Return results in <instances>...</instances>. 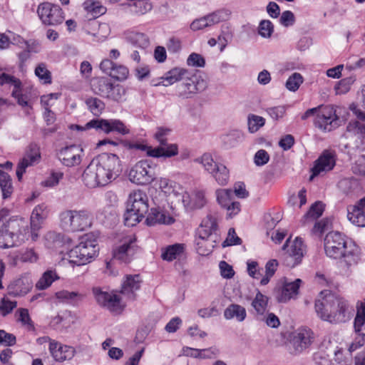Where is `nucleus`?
Segmentation results:
<instances>
[{"label":"nucleus","instance_id":"nucleus-56","mask_svg":"<svg viewBox=\"0 0 365 365\" xmlns=\"http://www.w3.org/2000/svg\"><path fill=\"white\" fill-rule=\"evenodd\" d=\"M365 324V308L364 304L360 302L357 306V313L354 319V329L356 332L361 330V327Z\"/></svg>","mask_w":365,"mask_h":365},{"label":"nucleus","instance_id":"nucleus-60","mask_svg":"<svg viewBox=\"0 0 365 365\" xmlns=\"http://www.w3.org/2000/svg\"><path fill=\"white\" fill-rule=\"evenodd\" d=\"M205 241L206 242H204L201 246L202 247H200V246L198 245L199 237L196 239V249L197 252L201 255H208L210 252H212L215 246L214 243L215 241L212 237L206 239Z\"/></svg>","mask_w":365,"mask_h":365},{"label":"nucleus","instance_id":"nucleus-11","mask_svg":"<svg viewBox=\"0 0 365 365\" xmlns=\"http://www.w3.org/2000/svg\"><path fill=\"white\" fill-rule=\"evenodd\" d=\"M38 15L43 24L56 26L61 24L64 20V14L61 8L56 4L43 2L38 5Z\"/></svg>","mask_w":365,"mask_h":365},{"label":"nucleus","instance_id":"nucleus-28","mask_svg":"<svg viewBox=\"0 0 365 365\" xmlns=\"http://www.w3.org/2000/svg\"><path fill=\"white\" fill-rule=\"evenodd\" d=\"M48 349L53 359L59 362L70 360L75 354L73 347L62 344L56 341H51Z\"/></svg>","mask_w":365,"mask_h":365},{"label":"nucleus","instance_id":"nucleus-47","mask_svg":"<svg viewBox=\"0 0 365 365\" xmlns=\"http://www.w3.org/2000/svg\"><path fill=\"white\" fill-rule=\"evenodd\" d=\"M45 245L48 248H53L61 246L64 242V236L55 231L48 232L45 237Z\"/></svg>","mask_w":365,"mask_h":365},{"label":"nucleus","instance_id":"nucleus-8","mask_svg":"<svg viewBox=\"0 0 365 365\" xmlns=\"http://www.w3.org/2000/svg\"><path fill=\"white\" fill-rule=\"evenodd\" d=\"M138 250L135 237L133 235H125L113 249V259L128 264L133 260Z\"/></svg>","mask_w":365,"mask_h":365},{"label":"nucleus","instance_id":"nucleus-17","mask_svg":"<svg viewBox=\"0 0 365 365\" xmlns=\"http://www.w3.org/2000/svg\"><path fill=\"white\" fill-rule=\"evenodd\" d=\"M283 249H287L284 258V263L287 266L294 267L301 262L304 252V245L302 239L296 237L293 242H289V240H287Z\"/></svg>","mask_w":365,"mask_h":365},{"label":"nucleus","instance_id":"nucleus-13","mask_svg":"<svg viewBox=\"0 0 365 365\" xmlns=\"http://www.w3.org/2000/svg\"><path fill=\"white\" fill-rule=\"evenodd\" d=\"M56 156L63 165L68 168L76 167L81 165L84 151L81 145L72 144L59 149Z\"/></svg>","mask_w":365,"mask_h":365},{"label":"nucleus","instance_id":"nucleus-55","mask_svg":"<svg viewBox=\"0 0 365 365\" xmlns=\"http://www.w3.org/2000/svg\"><path fill=\"white\" fill-rule=\"evenodd\" d=\"M85 9L88 11L91 12L93 17L96 18L102 14H103L106 9L100 5L98 2L92 1L91 0H88L85 2Z\"/></svg>","mask_w":365,"mask_h":365},{"label":"nucleus","instance_id":"nucleus-64","mask_svg":"<svg viewBox=\"0 0 365 365\" xmlns=\"http://www.w3.org/2000/svg\"><path fill=\"white\" fill-rule=\"evenodd\" d=\"M353 173L356 175L365 176V155L358 158L351 167Z\"/></svg>","mask_w":365,"mask_h":365},{"label":"nucleus","instance_id":"nucleus-12","mask_svg":"<svg viewBox=\"0 0 365 365\" xmlns=\"http://www.w3.org/2000/svg\"><path fill=\"white\" fill-rule=\"evenodd\" d=\"M93 91L103 98L119 101L121 98V88L115 86L110 79L106 77L95 78L91 83Z\"/></svg>","mask_w":365,"mask_h":365},{"label":"nucleus","instance_id":"nucleus-19","mask_svg":"<svg viewBox=\"0 0 365 365\" xmlns=\"http://www.w3.org/2000/svg\"><path fill=\"white\" fill-rule=\"evenodd\" d=\"M313 332L310 329L301 327L292 334L290 344L295 354L302 353L312 344Z\"/></svg>","mask_w":365,"mask_h":365},{"label":"nucleus","instance_id":"nucleus-31","mask_svg":"<svg viewBox=\"0 0 365 365\" xmlns=\"http://www.w3.org/2000/svg\"><path fill=\"white\" fill-rule=\"evenodd\" d=\"M217 227L215 217L211 215H207L205 217L197 230L199 236V246H202L205 240L212 237V233L216 231Z\"/></svg>","mask_w":365,"mask_h":365},{"label":"nucleus","instance_id":"nucleus-45","mask_svg":"<svg viewBox=\"0 0 365 365\" xmlns=\"http://www.w3.org/2000/svg\"><path fill=\"white\" fill-rule=\"evenodd\" d=\"M211 175L219 185H226L228 183L230 172L225 165L220 164Z\"/></svg>","mask_w":365,"mask_h":365},{"label":"nucleus","instance_id":"nucleus-62","mask_svg":"<svg viewBox=\"0 0 365 365\" xmlns=\"http://www.w3.org/2000/svg\"><path fill=\"white\" fill-rule=\"evenodd\" d=\"M189 66L202 68L205 65V60L202 56L197 53H192L187 59Z\"/></svg>","mask_w":365,"mask_h":365},{"label":"nucleus","instance_id":"nucleus-38","mask_svg":"<svg viewBox=\"0 0 365 365\" xmlns=\"http://www.w3.org/2000/svg\"><path fill=\"white\" fill-rule=\"evenodd\" d=\"M55 296L60 302L71 305L77 304L83 299V294L77 292H69L68 290H61L55 294Z\"/></svg>","mask_w":365,"mask_h":365},{"label":"nucleus","instance_id":"nucleus-25","mask_svg":"<svg viewBox=\"0 0 365 365\" xmlns=\"http://www.w3.org/2000/svg\"><path fill=\"white\" fill-rule=\"evenodd\" d=\"M336 164V158L334 153L325 150L315 161L314 166L312 169V175L310 180L314 176L322 175L331 170Z\"/></svg>","mask_w":365,"mask_h":365},{"label":"nucleus","instance_id":"nucleus-30","mask_svg":"<svg viewBox=\"0 0 365 365\" xmlns=\"http://www.w3.org/2000/svg\"><path fill=\"white\" fill-rule=\"evenodd\" d=\"M142 279L139 274L126 275L121 288V294L128 299H135V292L139 290L141 286Z\"/></svg>","mask_w":365,"mask_h":365},{"label":"nucleus","instance_id":"nucleus-15","mask_svg":"<svg viewBox=\"0 0 365 365\" xmlns=\"http://www.w3.org/2000/svg\"><path fill=\"white\" fill-rule=\"evenodd\" d=\"M339 118L332 106H319L314 125L324 131H331L339 125Z\"/></svg>","mask_w":365,"mask_h":365},{"label":"nucleus","instance_id":"nucleus-20","mask_svg":"<svg viewBox=\"0 0 365 365\" xmlns=\"http://www.w3.org/2000/svg\"><path fill=\"white\" fill-rule=\"evenodd\" d=\"M230 15V12L228 10H217L202 18L195 19L192 22L190 28L193 31L200 30L227 20Z\"/></svg>","mask_w":365,"mask_h":365},{"label":"nucleus","instance_id":"nucleus-42","mask_svg":"<svg viewBox=\"0 0 365 365\" xmlns=\"http://www.w3.org/2000/svg\"><path fill=\"white\" fill-rule=\"evenodd\" d=\"M184 252V245L182 244H175L169 245L165 248V252L161 255V257L167 261H173L181 256Z\"/></svg>","mask_w":365,"mask_h":365},{"label":"nucleus","instance_id":"nucleus-7","mask_svg":"<svg viewBox=\"0 0 365 365\" xmlns=\"http://www.w3.org/2000/svg\"><path fill=\"white\" fill-rule=\"evenodd\" d=\"M78 130H86L89 129H95L98 132H103L106 134L111 133H117L125 135L129 133V128L124 123L118 119H103L95 118L87 123L84 126H77Z\"/></svg>","mask_w":365,"mask_h":365},{"label":"nucleus","instance_id":"nucleus-36","mask_svg":"<svg viewBox=\"0 0 365 365\" xmlns=\"http://www.w3.org/2000/svg\"><path fill=\"white\" fill-rule=\"evenodd\" d=\"M127 41L133 46L145 49L150 46V40L148 37L143 34L135 31H129L125 34Z\"/></svg>","mask_w":365,"mask_h":365},{"label":"nucleus","instance_id":"nucleus-32","mask_svg":"<svg viewBox=\"0 0 365 365\" xmlns=\"http://www.w3.org/2000/svg\"><path fill=\"white\" fill-rule=\"evenodd\" d=\"M185 76H188V70L184 68L175 67L161 76V84L164 86H168L173 83L182 81Z\"/></svg>","mask_w":365,"mask_h":365},{"label":"nucleus","instance_id":"nucleus-33","mask_svg":"<svg viewBox=\"0 0 365 365\" xmlns=\"http://www.w3.org/2000/svg\"><path fill=\"white\" fill-rule=\"evenodd\" d=\"M148 193L152 197L153 202L157 205V207L151 208L150 212L148 214L145 222L148 226H153L159 222L160 219L158 217L160 214V210L158 204L160 202V192H158L157 187L151 186L148 190Z\"/></svg>","mask_w":365,"mask_h":365},{"label":"nucleus","instance_id":"nucleus-1","mask_svg":"<svg viewBox=\"0 0 365 365\" xmlns=\"http://www.w3.org/2000/svg\"><path fill=\"white\" fill-rule=\"evenodd\" d=\"M121 172V163L117 155L101 153L91 161L82 175V179L86 186L94 188L109 184Z\"/></svg>","mask_w":365,"mask_h":365},{"label":"nucleus","instance_id":"nucleus-26","mask_svg":"<svg viewBox=\"0 0 365 365\" xmlns=\"http://www.w3.org/2000/svg\"><path fill=\"white\" fill-rule=\"evenodd\" d=\"M16 222L10 221L0 229V248L12 247L17 245L19 235L16 232Z\"/></svg>","mask_w":365,"mask_h":365},{"label":"nucleus","instance_id":"nucleus-59","mask_svg":"<svg viewBox=\"0 0 365 365\" xmlns=\"http://www.w3.org/2000/svg\"><path fill=\"white\" fill-rule=\"evenodd\" d=\"M330 220L328 218H323L315 222L312 233L315 236L320 237L326 230L329 228Z\"/></svg>","mask_w":365,"mask_h":365},{"label":"nucleus","instance_id":"nucleus-43","mask_svg":"<svg viewBox=\"0 0 365 365\" xmlns=\"http://www.w3.org/2000/svg\"><path fill=\"white\" fill-rule=\"evenodd\" d=\"M129 148L145 152L149 157L160 158V146L153 148L152 146L144 142H135L130 143Z\"/></svg>","mask_w":365,"mask_h":365},{"label":"nucleus","instance_id":"nucleus-37","mask_svg":"<svg viewBox=\"0 0 365 365\" xmlns=\"http://www.w3.org/2000/svg\"><path fill=\"white\" fill-rule=\"evenodd\" d=\"M38 259V255L34 250H26L11 257V264L13 266H18L20 262L35 263Z\"/></svg>","mask_w":365,"mask_h":365},{"label":"nucleus","instance_id":"nucleus-23","mask_svg":"<svg viewBox=\"0 0 365 365\" xmlns=\"http://www.w3.org/2000/svg\"><path fill=\"white\" fill-rule=\"evenodd\" d=\"M359 120H351L346 125L347 137H354L361 141L365 140V113L354 108H351Z\"/></svg>","mask_w":365,"mask_h":365},{"label":"nucleus","instance_id":"nucleus-41","mask_svg":"<svg viewBox=\"0 0 365 365\" xmlns=\"http://www.w3.org/2000/svg\"><path fill=\"white\" fill-rule=\"evenodd\" d=\"M324 210V205L322 202L314 203L304 216V223L312 222L321 217Z\"/></svg>","mask_w":365,"mask_h":365},{"label":"nucleus","instance_id":"nucleus-4","mask_svg":"<svg viewBox=\"0 0 365 365\" xmlns=\"http://www.w3.org/2000/svg\"><path fill=\"white\" fill-rule=\"evenodd\" d=\"M58 218L60 227L68 232H83L93 224V215L86 209L64 210Z\"/></svg>","mask_w":365,"mask_h":365},{"label":"nucleus","instance_id":"nucleus-22","mask_svg":"<svg viewBox=\"0 0 365 365\" xmlns=\"http://www.w3.org/2000/svg\"><path fill=\"white\" fill-rule=\"evenodd\" d=\"M49 209L45 203L36 205L31 215V237L36 241L38 237V230L41 227L43 222L48 217Z\"/></svg>","mask_w":365,"mask_h":365},{"label":"nucleus","instance_id":"nucleus-46","mask_svg":"<svg viewBox=\"0 0 365 365\" xmlns=\"http://www.w3.org/2000/svg\"><path fill=\"white\" fill-rule=\"evenodd\" d=\"M195 161L197 163H200L202 165L205 170L208 172L210 174L215 171V169L217 168V166L220 164L216 163L211 154L210 153H204L201 157L197 158L195 160Z\"/></svg>","mask_w":365,"mask_h":365},{"label":"nucleus","instance_id":"nucleus-21","mask_svg":"<svg viewBox=\"0 0 365 365\" xmlns=\"http://www.w3.org/2000/svg\"><path fill=\"white\" fill-rule=\"evenodd\" d=\"M182 187L178 183L169 179H161V202L173 205L180 200Z\"/></svg>","mask_w":365,"mask_h":365},{"label":"nucleus","instance_id":"nucleus-52","mask_svg":"<svg viewBox=\"0 0 365 365\" xmlns=\"http://www.w3.org/2000/svg\"><path fill=\"white\" fill-rule=\"evenodd\" d=\"M86 103L90 110V111L96 116H98L101 114L102 111L104 110L105 104L104 103L97 98H88L86 101Z\"/></svg>","mask_w":365,"mask_h":365},{"label":"nucleus","instance_id":"nucleus-3","mask_svg":"<svg viewBox=\"0 0 365 365\" xmlns=\"http://www.w3.org/2000/svg\"><path fill=\"white\" fill-rule=\"evenodd\" d=\"M316 313L322 320L331 324L344 322L349 311L348 302L328 290L322 291L315 301Z\"/></svg>","mask_w":365,"mask_h":365},{"label":"nucleus","instance_id":"nucleus-14","mask_svg":"<svg viewBox=\"0 0 365 365\" xmlns=\"http://www.w3.org/2000/svg\"><path fill=\"white\" fill-rule=\"evenodd\" d=\"M182 83L178 87L179 96L184 98H191L197 92L204 91L207 87L206 81L200 76L188 71V76L182 79Z\"/></svg>","mask_w":365,"mask_h":365},{"label":"nucleus","instance_id":"nucleus-10","mask_svg":"<svg viewBox=\"0 0 365 365\" xmlns=\"http://www.w3.org/2000/svg\"><path fill=\"white\" fill-rule=\"evenodd\" d=\"M129 180L137 185H145L156 178L155 167L147 161H140L131 168L128 173Z\"/></svg>","mask_w":365,"mask_h":365},{"label":"nucleus","instance_id":"nucleus-54","mask_svg":"<svg viewBox=\"0 0 365 365\" xmlns=\"http://www.w3.org/2000/svg\"><path fill=\"white\" fill-rule=\"evenodd\" d=\"M304 81L302 76L299 73L292 74L286 81L285 86L290 91H296Z\"/></svg>","mask_w":365,"mask_h":365},{"label":"nucleus","instance_id":"nucleus-53","mask_svg":"<svg viewBox=\"0 0 365 365\" xmlns=\"http://www.w3.org/2000/svg\"><path fill=\"white\" fill-rule=\"evenodd\" d=\"M247 120L249 131L252 133L257 132L265 123V119L263 117L255 114L249 115Z\"/></svg>","mask_w":365,"mask_h":365},{"label":"nucleus","instance_id":"nucleus-40","mask_svg":"<svg viewBox=\"0 0 365 365\" xmlns=\"http://www.w3.org/2000/svg\"><path fill=\"white\" fill-rule=\"evenodd\" d=\"M57 279H58V277L55 271L47 270L36 283V288L38 290H44L48 288Z\"/></svg>","mask_w":365,"mask_h":365},{"label":"nucleus","instance_id":"nucleus-16","mask_svg":"<svg viewBox=\"0 0 365 365\" xmlns=\"http://www.w3.org/2000/svg\"><path fill=\"white\" fill-rule=\"evenodd\" d=\"M93 292L98 303L109 311L119 313L123 309L119 295L113 292H104L99 287L93 288Z\"/></svg>","mask_w":365,"mask_h":365},{"label":"nucleus","instance_id":"nucleus-5","mask_svg":"<svg viewBox=\"0 0 365 365\" xmlns=\"http://www.w3.org/2000/svg\"><path fill=\"white\" fill-rule=\"evenodd\" d=\"M148 211V199L145 192L140 190L132 191L126 202L124 223L133 227L140 222Z\"/></svg>","mask_w":365,"mask_h":365},{"label":"nucleus","instance_id":"nucleus-39","mask_svg":"<svg viewBox=\"0 0 365 365\" xmlns=\"http://www.w3.org/2000/svg\"><path fill=\"white\" fill-rule=\"evenodd\" d=\"M0 189L4 199L10 198L14 192V186L9 175L0 170Z\"/></svg>","mask_w":365,"mask_h":365},{"label":"nucleus","instance_id":"nucleus-9","mask_svg":"<svg viewBox=\"0 0 365 365\" xmlns=\"http://www.w3.org/2000/svg\"><path fill=\"white\" fill-rule=\"evenodd\" d=\"M302 284L300 279L289 281L287 277L281 278L274 289L275 297L277 302L286 303L291 299H294L299 294V289Z\"/></svg>","mask_w":365,"mask_h":365},{"label":"nucleus","instance_id":"nucleus-2","mask_svg":"<svg viewBox=\"0 0 365 365\" xmlns=\"http://www.w3.org/2000/svg\"><path fill=\"white\" fill-rule=\"evenodd\" d=\"M324 250L327 256L340 259L341 265L347 268L356 265L360 259L359 247L353 242L346 240L338 232H331L326 235Z\"/></svg>","mask_w":365,"mask_h":365},{"label":"nucleus","instance_id":"nucleus-57","mask_svg":"<svg viewBox=\"0 0 365 365\" xmlns=\"http://www.w3.org/2000/svg\"><path fill=\"white\" fill-rule=\"evenodd\" d=\"M358 187L359 183L356 179L345 178L339 182V187L346 194L352 192Z\"/></svg>","mask_w":365,"mask_h":365},{"label":"nucleus","instance_id":"nucleus-63","mask_svg":"<svg viewBox=\"0 0 365 365\" xmlns=\"http://www.w3.org/2000/svg\"><path fill=\"white\" fill-rule=\"evenodd\" d=\"M286 109L284 106H278L268 108L266 111L273 120H277L285 115Z\"/></svg>","mask_w":365,"mask_h":365},{"label":"nucleus","instance_id":"nucleus-51","mask_svg":"<svg viewBox=\"0 0 365 365\" xmlns=\"http://www.w3.org/2000/svg\"><path fill=\"white\" fill-rule=\"evenodd\" d=\"M35 75L39 81L44 84H49L52 81L51 73L48 70L46 63H40L37 65L34 71Z\"/></svg>","mask_w":365,"mask_h":365},{"label":"nucleus","instance_id":"nucleus-50","mask_svg":"<svg viewBox=\"0 0 365 365\" xmlns=\"http://www.w3.org/2000/svg\"><path fill=\"white\" fill-rule=\"evenodd\" d=\"M279 266L278 261L274 259H269L265 264V274L260 280L261 285H266L274 276Z\"/></svg>","mask_w":365,"mask_h":365},{"label":"nucleus","instance_id":"nucleus-35","mask_svg":"<svg viewBox=\"0 0 365 365\" xmlns=\"http://www.w3.org/2000/svg\"><path fill=\"white\" fill-rule=\"evenodd\" d=\"M247 316L245 309L236 304L229 305L224 311V317L226 319H232L235 318L237 321L243 322Z\"/></svg>","mask_w":365,"mask_h":365},{"label":"nucleus","instance_id":"nucleus-44","mask_svg":"<svg viewBox=\"0 0 365 365\" xmlns=\"http://www.w3.org/2000/svg\"><path fill=\"white\" fill-rule=\"evenodd\" d=\"M215 196L217 203L222 208L234 200V193L231 189H217L215 191Z\"/></svg>","mask_w":365,"mask_h":365},{"label":"nucleus","instance_id":"nucleus-18","mask_svg":"<svg viewBox=\"0 0 365 365\" xmlns=\"http://www.w3.org/2000/svg\"><path fill=\"white\" fill-rule=\"evenodd\" d=\"M41 158L39 147L36 144H31L17 165L16 174L19 181L21 180L23 175L26 171V168L38 164L41 160Z\"/></svg>","mask_w":365,"mask_h":365},{"label":"nucleus","instance_id":"nucleus-49","mask_svg":"<svg viewBox=\"0 0 365 365\" xmlns=\"http://www.w3.org/2000/svg\"><path fill=\"white\" fill-rule=\"evenodd\" d=\"M175 204L173 205H168V210L165 208V205H163V208H161V224L164 225H172L175 222Z\"/></svg>","mask_w":365,"mask_h":365},{"label":"nucleus","instance_id":"nucleus-6","mask_svg":"<svg viewBox=\"0 0 365 365\" xmlns=\"http://www.w3.org/2000/svg\"><path fill=\"white\" fill-rule=\"evenodd\" d=\"M95 240L86 238L68 252L70 263L77 266L86 264L94 259L98 248Z\"/></svg>","mask_w":365,"mask_h":365},{"label":"nucleus","instance_id":"nucleus-58","mask_svg":"<svg viewBox=\"0 0 365 365\" xmlns=\"http://www.w3.org/2000/svg\"><path fill=\"white\" fill-rule=\"evenodd\" d=\"M129 74L128 68L123 65L115 64L110 76L118 81H124Z\"/></svg>","mask_w":365,"mask_h":365},{"label":"nucleus","instance_id":"nucleus-61","mask_svg":"<svg viewBox=\"0 0 365 365\" xmlns=\"http://www.w3.org/2000/svg\"><path fill=\"white\" fill-rule=\"evenodd\" d=\"M274 31V26L269 20H263L259 25V34L263 38H270Z\"/></svg>","mask_w":365,"mask_h":365},{"label":"nucleus","instance_id":"nucleus-27","mask_svg":"<svg viewBox=\"0 0 365 365\" xmlns=\"http://www.w3.org/2000/svg\"><path fill=\"white\" fill-rule=\"evenodd\" d=\"M182 202L187 210L200 209L206 204L205 192L195 190L190 192H185L182 195Z\"/></svg>","mask_w":365,"mask_h":365},{"label":"nucleus","instance_id":"nucleus-34","mask_svg":"<svg viewBox=\"0 0 365 365\" xmlns=\"http://www.w3.org/2000/svg\"><path fill=\"white\" fill-rule=\"evenodd\" d=\"M170 132L168 128H161V158H172L178 154V145L176 143H170L163 138Z\"/></svg>","mask_w":365,"mask_h":365},{"label":"nucleus","instance_id":"nucleus-24","mask_svg":"<svg viewBox=\"0 0 365 365\" xmlns=\"http://www.w3.org/2000/svg\"><path fill=\"white\" fill-rule=\"evenodd\" d=\"M34 282L29 273L21 274L9 286V294L14 297H22L28 294L33 288Z\"/></svg>","mask_w":365,"mask_h":365},{"label":"nucleus","instance_id":"nucleus-48","mask_svg":"<svg viewBox=\"0 0 365 365\" xmlns=\"http://www.w3.org/2000/svg\"><path fill=\"white\" fill-rule=\"evenodd\" d=\"M267 297L258 292L252 302V306L259 315H263L267 309Z\"/></svg>","mask_w":365,"mask_h":365},{"label":"nucleus","instance_id":"nucleus-29","mask_svg":"<svg viewBox=\"0 0 365 365\" xmlns=\"http://www.w3.org/2000/svg\"><path fill=\"white\" fill-rule=\"evenodd\" d=\"M347 218L353 225L365 226V197L347 207Z\"/></svg>","mask_w":365,"mask_h":365}]
</instances>
